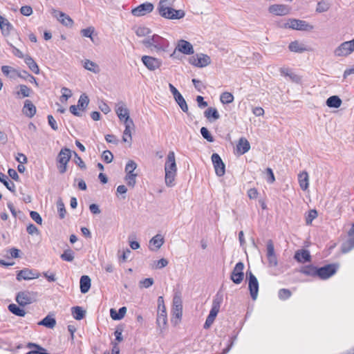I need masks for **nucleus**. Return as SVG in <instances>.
Returning a JSON list of instances; mask_svg holds the SVG:
<instances>
[{
	"label": "nucleus",
	"mask_w": 354,
	"mask_h": 354,
	"mask_svg": "<svg viewBox=\"0 0 354 354\" xmlns=\"http://www.w3.org/2000/svg\"><path fill=\"white\" fill-rule=\"evenodd\" d=\"M176 170L174 152L169 151L165 165V183L167 186L172 187L174 185Z\"/></svg>",
	"instance_id": "obj_1"
},
{
	"label": "nucleus",
	"mask_w": 354,
	"mask_h": 354,
	"mask_svg": "<svg viewBox=\"0 0 354 354\" xmlns=\"http://www.w3.org/2000/svg\"><path fill=\"white\" fill-rule=\"evenodd\" d=\"M183 315V302L180 293L176 292L173 298L171 322L176 325Z\"/></svg>",
	"instance_id": "obj_2"
},
{
	"label": "nucleus",
	"mask_w": 354,
	"mask_h": 354,
	"mask_svg": "<svg viewBox=\"0 0 354 354\" xmlns=\"http://www.w3.org/2000/svg\"><path fill=\"white\" fill-rule=\"evenodd\" d=\"M37 292L32 291H21L16 296V301L21 306H25L37 301Z\"/></svg>",
	"instance_id": "obj_3"
},
{
	"label": "nucleus",
	"mask_w": 354,
	"mask_h": 354,
	"mask_svg": "<svg viewBox=\"0 0 354 354\" xmlns=\"http://www.w3.org/2000/svg\"><path fill=\"white\" fill-rule=\"evenodd\" d=\"M137 164L133 160H129L125 167V180L129 186L134 187L136 183V177L138 174L134 173L135 169L137 168Z\"/></svg>",
	"instance_id": "obj_4"
},
{
	"label": "nucleus",
	"mask_w": 354,
	"mask_h": 354,
	"mask_svg": "<svg viewBox=\"0 0 354 354\" xmlns=\"http://www.w3.org/2000/svg\"><path fill=\"white\" fill-rule=\"evenodd\" d=\"M354 51V39L344 41L339 45L333 51L335 57H346Z\"/></svg>",
	"instance_id": "obj_5"
},
{
	"label": "nucleus",
	"mask_w": 354,
	"mask_h": 354,
	"mask_svg": "<svg viewBox=\"0 0 354 354\" xmlns=\"http://www.w3.org/2000/svg\"><path fill=\"white\" fill-rule=\"evenodd\" d=\"M161 5V8L159 9V14L164 18L169 19H179L185 16V13L181 10H175L171 7L163 8Z\"/></svg>",
	"instance_id": "obj_6"
},
{
	"label": "nucleus",
	"mask_w": 354,
	"mask_h": 354,
	"mask_svg": "<svg viewBox=\"0 0 354 354\" xmlns=\"http://www.w3.org/2000/svg\"><path fill=\"white\" fill-rule=\"evenodd\" d=\"M221 299H216L213 301L212 307L204 324L205 328H208L214 322L220 309Z\"/></svg>",
	"instance_id": "obj_7"
},
{
	"label": "nucleus",
	"mask_w": 354,
	"mask_h": 354,
	"mask_svg": "<svg viewBox=\"0 0 354 354\" xmlns=\"http://www.w3.org/2000/svg\"><path fill=\"white\" fill-rule=\"evenodd\" d=\"M169 87L171 93H172L176 103L179 105L181 110L183 112L187 113L188 106L186 101L185 100L183 96L180 93V92L177 90V88L171 84H169Z\"/></svg>",
	"instance_id": "obj_8"
},
{
	"label": "nucleus",
	"mask_w": 354,
	"mask_h": 354,
	"mask_svg": "<svg viewBox=\"0 0 354 354\" xmlns=\"http://www.w3.org/2000/svg\"><path fill=\"white\" fill-rule=\"evenodd\" d=\"M266 256L270 267H276L278 260L274 252V244L271 240H268L266 245Z\"/></svg>",
	"instance_id": "obj_9"
},
{
	"label": "nucleus",
	"mask_w": 354,
	"mask_h": 354,
	"mask_svg": "<svg viewBox=\"0 0 354 354\" xmlns=\"http://www.w3.org/2000/svg\"><path fill=\"white\" fill-rule=\"evenodd\" d=\"M249 275L248 288L250 294L253 300H256L259 292V282L257 277L251 272H247Z\"/></svg>",
	"instance_id": "obj_10"
},
{
	"label": "nucleus",
	"mask_w": 354,
	"mask_h": 354,
	"mask_svg": "<svg viewBox=\"0 0 354 354\" xmlns=\"http://www.w3.org/2000/svg\"><path fill=\"white\" fill-rule=\"evenodd\" d=\"M243 269L244 264L242 262L236 264L231 274V279L234 283L239 284L243 281L244 277Z\"/></svg>",
	"instance_id": "obj_11"
},
{
	"label": "nucleus",
	"mask_w": 354,
	"mask_h": 354,
	"mask_svg": "<svg viewBox=\"0 0 354 354\" xmlns=\"http://www.w3.org/2000/svg\"><path fill=\"white\" fill-rule=\"evenodd\" d=\"M40 276L39 272L36 270H32L28 268H24L18 272L17 274V280L20 281L24 280H30L32 279H37Z\"/></svg>",
	"instance_id": "obj_12"
},
{
	"label": "nucleus",
	"mask_w": 354,
	"mask_h": 354,
	"mask_svg": "<svg viewBox=\"0 0 354 354\" xmlns=\"http://www.w3.org/2000/svg\"><path fill=\"white\" fill-rule=\"evenodd\" d=\"M153 8L151 3L146 2L133 9L131 13L136 17H142L152 12Z\"/></svg>",
	"instance_id": "obj_13"
},
{
	"label": "nucleus",
	"mask_w": 354,
	"mask_h": 354,
	"mask_svg": "<svg viewBox=\"0 0 354 354\" xmlns=\"http://www.w3.org/2000/svg\"><path fill=\"white\" fill-rule=\"evenodd\" d=\"M286 27L298 30H308L313 28L305 21L295 19H290L286 24Z\"/></svg>",
	"instance_id": "obj_14"
},
{
	"label": "nucleus",
	"mask_w": 354,
	"mask_h": 354,
	"mask_svg": "<svg viewBox=\"0 0 354 354\" xmlns=\"http://www.w3.org/2000/svg\"><path fill=\"white\" fill-rule=\"evenodd\" d=\"M337 271V267L333 264H329L317 268V277L322 279H326L333 276Z\"/></svg>",
	"instance_id": "obj_15"
},
{
	"label": "nucleus",
	"mask_w": 354,
	"mask_h": 354,
	"mask_svg": "<svg viewBox=\"0 0 354 354\" xmlns=\"http://www.w3.org/2000/svg\"><path fill=\"white\" fill-rule=\"evenodd\" d=\"M212 161L216 175L218 176H223L225 174V166L220 156L217 153H213L212 156Z\"/></svg>",
	"instance_id": "obj_16"
},
{
	"label": "nucleus",
	"mask_w": 354,
	"mask_h": 354,
	"mask_svg": "<svg viewBox=\"0 0 354 354\" xmlns=\"http://www.w3.org/2000/svg\"><path fill=\"white\" fill-rule=\"evenodd\" d=\"M115 112L120 120L124 122V124L129 123L130 121H133V120L129 117V111L128 109L125 107L122 102L117 106Z\"/></svg>",
	"instance_id": "obj_17"
},
{
	"label": "nucleus",
	"mask_w": 354,
	"mask_h": 354,
	"mask_svg": "<svg viewBox=\"0 0 354 354\" xmlns=\"http://www.w3.org/2000/svg\"><path fill=\"white\" fill-rule=\"evenodd\" d=\"M142 61L145 66L150 71H154L158 68L161 65L160 60L151 56H142Z\"/></svg>",
	"instance_id": "obj_18"
},
{
	"label": "nucleus",
	"mask_w": 354,
	"mask_h": 354,
	"mask_svg": "<svg viewBox=\"0 0 354 354\" xmlns=\"http://www.w3.org/2000/svg\"><path fill=\"white\" fill-rule=\"evenodd\" d=\"M167 322V313L165 310V306H163V310H162L161 311H158L156 318L158 329L160 330V333H163L164 330L166 328Z\"/></svg>",
	"instance_id": "obj_19"
},
{
	"label": "nucleus",
	"mask_w": 354,
	"mask_h": 354,
	"mask_svg": "<svg viewBox=\"0 0 354 354\" xmlns=\"http://www.w3.org/2000/svg\"><path fill=\"white\" fill-rule=\"evenodd\" d=\"M268 10L270 13L278 16L286 15L290 12L289 7L282 4L272 5L269 7Z\"/></svg>",
	"instance_id": "obj_20"
},
{
	"label": "nucleus",
	"mask_w": 354,
	"mask_h": 354,
	"mask_svg": "<svg viewBox=\"0 0 354 354\" xmlns=\"http://www.w3.org/2000/svg\"><path fill=\"white\" fill-rule=\"evenodd\" d=\"M176 50L185 55H192L194 53L192 45L189 41L183 39L178 42L177 46L176 47Z\"/></svg>",
	"instance_id": "obj_21"
},
{
	"label": "nucleus",
	"mask_w": 354,
	"mask_h": 354,
	"mask_svg": "<svg viewBox=\"0 0 354 354\" xmlns=\"http://www.w3.org/2000/svg\"><path fill=\"white\" fill-rule=\"evenodd\" d=\"M151 40L152 41L153 47L157 50H164L165 48L167 46L168 41L167 39L158 35H153L151 37Z\"/></svg>",
	"instance_id": "obj_22"
},
{
	"label": "nucleus",
	"mask_w": 354,
	"mask_h": 354,
	"mask_svg": "<svg viewBox=\"0 0 354 354\" xmlns=\"http://www.w3.org/2000/svg\"><path fill=\"white\" fill-rule=\"evenodd\" d=\"M53 13L63 25L66 26H72L73 21L68 15L56 10H53Z\"/></svg>",
	"instance_id": "obj_23"
},
{
	"label": "nucleus",
	"mask_w": 354,
	"mask_h": 354,
	"mask_svg": "<svg viewBox=\"0 0 354 354\" xmlns=\"http://www.w3.org/2000/svg\"><path fill=\"white\" fill-rule=\"evenodd\" d=\"M164 243V239L161 234H156L149 241V249L152 251L157 250Z\"/></svg>",
	"instance_id": "obj_24"
},
{
	"label": "nucleus",
	"mask_w": 354,
	"mask_h": 354,
	"mask_svg": "<svg viewBox=\"0 0 354 354\" xmlns=\"http://www.w3.org/2000/svg\"><path fill=\"white\" fill-rule=\"evenodd\" d=\"M72 151L66 148H62L57 156V162L59 163H68L71 158Z\"/></svg>",
	"instance_id": "obj_25"
},
{
	"label": "nucleus",
	"mask_w": 354,
	"mask_h": 354,
	"mask_svg": "<svg viewBox=\"0 0 354 354\" xmlns=\"http://www.w3.org/2000/svg\"><path fill=\"white\" fill-rule=\"evenodd\" d=\"M204 116L209 121L213 122L220 118V115L216 108L209 107L204 111Z\"/></svg>",
	"instance_id": "obj_26"
},
{
	"label": "nucleus",
	"mask_w": 354,
	"mask_h": 354,
	"mask_svg": "<svg viewBox=\"0 0 354 354\" xmlns=\"http://www.w3.org/2000/svg\"><path fill=\"white\" fill-rule=\"evenodd\" d=\"M310 252L306 250H300L295 252V259L300 263H305L310 261Z\"/></svg>",
	"instance_id": "obj_27"
},
{
	"label": "nucleus",
	"mask_w": 354,
	"mask_h": 354,
	"mask_svg": "<svg viewBox=\"0 0 354 354\" xmlns=\"http://www.w3.org/2000/svg\"><path fill=\"white\" fill-rule=\"evenodd\" d=\"M250 145L249 142L245 138H240L236 145L237 152L240 155H242L248 152L250 150Z\"/></svg>",
	"instance_id": "obj_28"
},
{
	"label": "nucleus",
	"mask_w": 354,
	"mask_h": 354,
	"mask_svg": "<svg viewBox=\"0 0 354 354\" xmlns=\"http://www.w3.org/2000/svg\"><path fill=\"white\" fill-rule=\"evenodd\" d=\"M288 48L291 52L301 53L304 51L308 50L306 46L302 44L299 42L298 41H292L289 46Z\"/></svg>",
	"instance_id": "obj_29"
},
{
	"label": "nucleus",
	"mask_w": 354,
	"mask_h": 354,
	"mask_svg": "<svg viewBox=\"0 0 354 354\" xmlns=\"http://www.w3.org/2000/svg\"><path fill=\"white\" fill-rule=\"evenodd\" d=\"M23 112L26 116L32 118L36 113V107L30 100H27L25 101Z\"/></svg>",
	"instance_id": "obj_30"
},
{
	"label": "nucleus",
	"mask_w": 354,
	"mask_h": 354,
	"mask_svg": "<svg viewBox=\"0 0 354 354\" xmlns=\"http://www.w3.org/2000/svg\"><path fill=\"white\" fill-rule=\"evenodd\" d=\"M91 279L87 275H83L80 278V291L82 293L85 294L88 292L91 288Z\"/></svg>",
	"instance_id": "obj_31"
},
{
	"label": "nucleus",
	"mask_w": 354,
	"mask_h": 354,
	"mask_svg": "<svg viewBox=\"0 0 354 354\" xmlns=\"http://www.w3.org/2000/svg\"><path fill=\"white\" fill-rule=\"evenodd\" d=\"M298 180L302 190L305 191L308 188L309 177L306 171H303L298 175Z\"/></svg>",
	"instance_id": "obj_32"
},
{
	"label": "nucleus",
	"mask_w": 354,
	"mask_h": 354,
	"mask_svg": "<svg viewBox=\"0 0 354 354\" xmlns=\"http://www.w3.org/2000/svg\"><path fill=\"white\" fill-rule=\"evenodd\" d=\"M280 73L282 75L288 77L290 80L295 83H299L301 81V78L299 75L294 73L291 71V70L286 68H280Z\"/></svg>",
	"instance_id": "obj_33"
},
{
	"label": "nucleus",
	"mask_w": 354,
	"mask_h": 354,
	"mask_svg": "<svg viewBox=\"0 0 354 354\" xmlns=\"http://www.w3.org/2000/svg\"><path fill=\"white\" fill-rule=\"evenodd\" d=\"M12 28V26L8 21V19L0 15V28L1 30L2 34L4 35H9Z\"/></svg>",
	"instance_id": "obj_34"
},
{
	"label": "nucleus",
	"mask_w": 354,
	"mask_h": 354,
	"mask_svg": "<svg viewBox=\"0 0 354 354\" xmlns=\"http://www.w3.org/2000/svg\"><path fill=\"white\" fill-rule=\"evenodd\" d=\"M127 309L124 306L120 308L118 312L115 309L111 308L110 310L111 317L113 320H120L124 317V315L127 313Z\"/></svg>",
	"instance_id": "obj_35"
},
{
	"label": "nucleus",
	"mask_w": 354,
	"mask_h": 354,
	"mask_svg": "<svg viewBox=\"0 0 354 354\" xmlns=\"http://www.w3.org/2000/svg\"><path fill=\"white\" fill-rule=\"evenodd\" d=\"M0 182H1L11 192H15V183L10 180L8 177L1 172H0Z\"/></svg>",
	"instance_id": "obj_36"
},
{
	"label": "nucleus",
	"mask_w": 354,
	"mask_h": 354,
	"mask_svg": "<svg viewBox=\"0 0 354 354\" xmlns=\"http://www.w3.org/2000/svg\"><path fill=\"white\" fill-rule=\"evenodd\" d=\"M24 62L31 71H32L35 74L39 73V68L38 65L30 56L26 55L24 57Z\"/></svg>",
	"instance_id": "obj_37"
},
{
	"label": "nucleus",
	"mask_w": 354,
	"mask_h": 354,
	"mask_svg": "<svg viewBox=\"0 0 354 354\" xmlns=\"http://www.w3.org/2000/svg\"><path fill=\"white\" fill-rule=\"evenodd\" d=\"M125 129L123 133L122 140L124 142H128V138H129V141L131 140V130L134 128L133 121H130L129 123L124 124Z\"/></svg>",
	"instance_id": "obj_38"
},
{
	"label": "nucleus",
	"mask_w": 354,
	"mask_h": 354,
	"mask_svg": "<svg viewBox=\"0 0 354 354\" xmlns=\"http://www.w3.org/2000/svg\"><path fill=\"white\" fill-rule=\"evenodd\" d=\"M38 325L44 326L48 328H53L56 325V320L50 315H47L38 323Z\"/></svg>",
	"instance_id": "obj_39"
},
{
	"label": "nucleus",
	"mask_w": 354,
	"mask_h": 354,
	"mask_svg": "<svg viewBox=\"0 0 354 354\" xmlns=\"http://www.w3.org/2000/svg\"><path fill=\"white\" fill-rule=\"evenodd\" d=\"M84 67L86 70L91 71L95 74L99 73L100 71L99 66L95 62L91 61L89 59H86L84 61Z\"/></svg>",
	"instance_id": "obj_40"
},
{
	"label": "nucleus",
	"mask_w": 354,
	"mask_h": 354,
	"mask_svg": "<svg viewBox=\"0 0 354 354\" xmlns=\"http://www.w3.org/2000/svg\"><path fill=\"white\" fill-rule=\"evenodd\" d=\"M342 104L341 99L337 96L333 95L328 97L326 100V105L331 108H339Z\"/></svg>",
	"instance_id": "obj_41"
},
{
	"label": "nucleus",
	"mask_w": 354,
	"mask_h": 354,
	"mask_svg": "<svg viewBox=\"0 0 354 354\" xmlns=\"http://www.w3.org/2000/svg\"><path fill=\"white\" fill-rule=\"evenodd\" d=\"M71 313L73 317L76 320H81L82 319L86 314V312L82 308V307L80 306H75L73 307L71 309Z\"/></svg>",
	"instance_id": "obj_42"
},
{
	"label": "nucleus",
	"mask_w": 354,
	"mask_h": 354,
	"mask_svg": "<svg viewBox=\"0 0 354 354\" xmlns=\"http://www.w3.org/2000/svg\"><path fill=\"white\" fill-rule=\"evenodd\" d=\"M88 103L89 99L88 96L85 93H83L80 95L77 106L80 111H84L88 106Z\"/></svg>",
	"instance_id": "obj_43"
},
{
	"label": "nucleus",
	"mask_w": 354,
	"mask_h": 354,
	"mask_svg": "<svg viewBox=\"0 0 354 354\" xmlns=\"http://www.w3.org/2000/svg\"><path fill=\"white\" fill-rule=\"evenodd\" d=\"M8 310L14 315L19 317H24L26 315V311L21 308L19 306H17L15 304H11L8 306Z\"/></svg>",
	"instance_id": "obj_44"
},
{
	"label": "nucleus",
	"mask_w": 354,
	"mask_h": 354,
	"mask_svg": "<svg viewBox=\"0 0 354 354\" xmlns=\"http://www.w3.org/2000/svg\"><path fill=\"white\" fill-rule=\"evenodd\" d=\"M301 272L308 276L317 277V268L313 266L303 267Z\"/></svg>",
	"instance_id": "obj_45"
},
{
	"label": "nucleus",
	"mask_w": 354,
	"mask_h": 354,
	"mask_svg": "<svg viewBox=\"0 0 354 354\" xmlns=\"http://www.w3.org/2000/svg\"><path fill=\"white\" fill-rule=\"evenodd\" d=\"M234 99V95L230 92H223L220 95V100L223 104L232 103Z\"/></svg>",
	"instance_id": "obj_46"
},
{
	"label": "nucleus",
	"mask_w": 354,
	"mask_h": 354,
	"mask_svg": "<svg viewBox=\"0 0 354 354\" xmlns=\"http://www.w3.org/2000/svg\"><path fill=\"white\" fill-rule=\"evenodd\" d=\"M28 347L30 348L34 347V348H36L37 350V351H30L28 352L26 354H50V353L46 352L45 348H44L43 347H41L36 344H34V343H29L28 344Z\"/></svg>",
	"instance_id": "obj_47"
},
{
	"label": "nucleus",
	"mask_w": 354,
	"mask_h": 354,
	"mask_svg": "<svg viewBox=\"0 0 354 354\" xmlns=\"http://www.w3.org/2000/svg\"><path fill=\"white\" fill-rule=\"evenodd\" d=\"M60 257L63 261L71 262L75 258V253L72 250L67 249L64 250L63 254H61Z\"/></svg>",
	"instance_id": "obj_48"
},
{
	"label": "nucleus",
	"mask_w": 354,
	"mask_h": 354,
	"mask_svg": "<svg viewBox=\"0 0 354 354\" xmlns=\"http://www.w3.org/2000/svg\"><path fill=\"white\" fill-rule=\"evenodd\" d=\"M330 8L329 3L326 0H322L317 3L316 11L317 12H324L327 11Z\"/></svg>",
	"instance_id": "obj_49"
},
{
	"label": "nucleus",
	"mask_w": 354,
	"mask_h": 354,
	"mask_svg": "<svg viewBox=\"0 0 354 354\" xmlns=\"http://www.w3.org/2000/svg\"><path fill=\"white\" fill-rule=\"evenodd\" d=\"M57 211L59 213V218L61 219H63L65 217V214L66 213V210L65 209L64 204L62 199H59L57 201Z\"/></svg>",
	"instance_id": "obj_50"
},
{
	"label": "nucleus",
	"mask_w": 354,
	"mask_h": 354,
	"mask_svg": "<svg viewBox=\"0 0 354 354\" xmlns=\"http://www.w3.org/2000/svg\"><path fill=\"white\" fill-rule=\"evenodd\" d=\"M20 90L17 92V95H21L23 97H28L32 92L31 89L28 88L26 85L21 84L19 85Z\"/></svg>",
	"instance_id": "obj_51"
},
{
	"label": "nucleus",
	"mask_w": 354,
	"mask_h": 354,
	"mask_svg": "<svg viewBox=\"0 0 354 354\" xmlns=\"http://www.w3.org/2000/svg\"><path fill=\"white\" fill-rule=\"evenodd\" d=\"M94 31H95V28L93 27L90 26L87 28L81 30L80 33L83 37H88L92 41H93L92 35L93 34Z\"/></svg>",
	"instance_id": "obj_52"
},
{
	"label": "nucleus",
	"mask_w": 354,
	"mask_h": 354,
	"mask_svg": "<svg viewBox=\"0 0 354 354\" xmlns=\"http://www.w3.org/2000/svg\"><path fill=\"white\" fill-rule=\"evenodd\" d=\"M62 95L60 97V100L62 102H66L68 100V98H70L71 96H72V92L71 91L66 88V87H63L62 88Z\"/></svg>",
	"instance_id": "obj_53"
},
{
	"label": "nucleus",
	"mask_w": 354,
	"mask_h": 354,
	"mask_svg": "<svg viewBox=\"0 0 354 354\" xmlns=\"http://www.w3.org/2000/svg\"><path fill=\"white\" fill-rule=\"evenodd\" d=\"M151 32V30L149 28L144 26H140L137 28L136 30V34L138 37H145L148 35Z\"/></svg>",
	"instance_id": "obj_54"
},
{
	"label": "nucleus",
	"mask_w": 354,
	"mask_h": 354,
	"mask_svg": "<svg viewBox=\"0 0 354 354\" xmlns=\"http://www.w3.org/2000/svg\"><path fill=\"white\" fill-rule=\"evenodd\" d=\"M168 265V261L166 259H161L153 262V268L156 269H161Z\"/></svg>",
	"instance_id": "obj_55"
},
{
	"label": "nucleus",
	"mask_w": 354,
	"mask_h": 354,
	"mask_svg": "<svg viewBox=\"0 0 354 354\" xmlns=\"http://www.w3.org/2000/svg\"><path fill=\"white\" fill-rule=\"evenodd\" d=\"M211 62L212 59L209 56L201 53V68L209 66Z\"/></svg>",
	"instance_id": "obj_56"
},
{
	"label": "nucleus",
	"mask_w": 354,
	"mask_h": 354,
	"mask_svg": "<svg viewBox=\"0 0 354 354\" xmlns=\"http://www.w3.org/2000/svg\"><path fill=\"white\" fill-rule=\"evenodd\" d=\"M317 212L315 209H311L308 212V215L306 217V223L307 225L311 224L312 221L317 218Z\"/></svg>",
	"instance_id": "obj_57"
},
{
	"label": "nucleus",
	"mask_w": 354,
	"mask_h": 354,
	"mask_svg": "<svg viewBox=\"0 0 354 354\" xmlns=\"http://www.w3.org/2000/svg\"><path fill=\"white\" fill-rule=\"evenodd\" d=\"M1 71L6 76L12 77L16 73V70L9 66H1Z\"/></svg>",
	"instance_id": "obj_58"
},
{
	"label": "nucleus",
	"mask_w": 354,
	"mask_h": 354,
	"mask_svg": "<svg viewBox=\"0 0 354 354\" xmlns=\"http://www.w3.org/2000/svg\"><path fill=\"white\" fill-rule=\"evenodd\" d=\"M201 133L203 136V137L206 139L207 141L212 142L214 141V138L211 133L209 132L207 128L202 127L201 128Z\"/></svg>",
	"instance_id": "obj_59"
},
{
	"label": "nucleus",
	"mask_w": 354,
	"mask_h": 354,
	"mask_svg": "<svg viewBox=\"0 0 354 354\" xmlns=\"http://www.w3.org/2000/svg\"><path fill=\"white\" fill-rule=\"evenodd\" d=\"M278 295L279 299L284 300L291 296V292L288 289L282 288L279 290Z\"/></svg>",
	"instance_id": "obj_60"
},
{
	"label": "nucleus",
	"mask_w": 354,
	"mask_h": 354,
	"mask_svg": "<svg viewBox=\"0 0 354 354\" xmlns=\"http://www.w3.org/2000/svg\"><path fill=\"white\" fill-rule=\"evenodd\" d=\"M30 218L37 224L41 225L42 224V218L39 215V214L35 211H30Z\"/></svg>",
	"instance_id": "obj_61"
},
{
	"label": "nucleus",
	"mask_w": 354,
	"mask_h": 354,
	"mask_svg": "<svg viewBox=\"0 0 354 354\" xmlns=\"http://www.w3.org/2000/svg\"><path fill=\"white\" fill-rule=\"evenodd\" d=\"M102 158L104 162L106 163H110L113 160V156L110 151L106 150L102 153Z\"/></svg>",
	"instance_id": "obj_62"
},
{
	"label": "nucleus",
	"mask_w": 354,
	"mask_h": 354,
	"mask_svg": "<svg viewBox=\"0 0 354 354\" xmlns=\"http://www.w3.org/2000/svg\"><path fill=\"white\" fill-rule=\"evenodd\" d=\"M21 15L28 17L32 14V8L30 6H24L20 9Z\"/></svg>",
	"instance_id": "obj_63"
},
{
	"label": "nucleus",
	"mask_w": 354,
	"mask_h": 354,
	"mask_svg": "<svg viewBox=\"0 0 354 354\" xmlns=\"http://www.w3.org/2000/svg\"><path fill=\"white\" fill-rule=\"evenodd\" d=\"M73 154H74V156H75V163L82 169H86V165L84 163V162L82 160V159L78 156V154L75 152V151H73Z\"/></svg>",
	"instance_id": "obj_64"
}]
</instances>
